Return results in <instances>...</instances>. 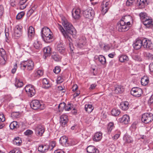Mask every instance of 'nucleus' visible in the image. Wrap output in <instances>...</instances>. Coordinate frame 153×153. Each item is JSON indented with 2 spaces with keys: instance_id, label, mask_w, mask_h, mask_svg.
Segmentation results:
<instances>
[{
  "instance_id": "f257e3e1",
  "label": "nucleus",
  "mask_w": 153,
  "mask_h": 153,
  "mask_svg": "<svg viewBox=\"0 0 153 153\" xmlns=\"http://www.w3.org/2000/svg\"><path fill=\"white\" fill-rule=\"evenodd\" d=\"M132 20V17L129 15L123 17L118 24L117 28L119 31L123 32L128 30L130 27L131 22Z\"/></svg>"
},
{
  "instance_id": "f03ea898",
  "label": "nucleus",
  "mask_w": 153,
  "mask_h": 153,
  "mask_svg": "<svg viewBox=\"0 0 153 153\" xmlns=\"http://www.w3.org/2000/svg\"><path fill=\"white\" fill-rule=\"evenodd\" d=\"M41 36L44 41L46 43H49L53 39L52 33L48 27H43L41 31Z\"/></svg>"
},
{
  "instance_id": "7ed1b4c3",
  "label": "nucleus",
  "mask_w": 153,
  "mask_h": 153,
  "mask_svg": "<svg viewBox=\"0 0 153 153\" xmlns=\"http://www.w3.org/2000/svg\"><path fill=\"white\" fill-rule=\"evenodd\" d=\"M61 20L62 23L64 26L65 30L72 35H75L76 33V31L72 25L69 22L65 17H62Z\"/></svg>"
},
{
  "instance_id": "20e7f679",
  "label": "nucleus",
  "mask_w": 153,
  "mask_h": 153,
  "mask_svg": "<svg viewBox=\"0 0 153 153\" xmlns=\"http://www.w3.org/2000/svg\"><path fill=\"white\" fill-rule=\"evenodd\" d=\"M34 63L31 60L24 61L20 64L21 69L24 70L26 68L28 71H30L33 69L34 68Z\"/></svg>"
},
{
  "instance_id": "39448f33",
  "label": "nucleus",
  "mask_w": 153,
  "mask_h": 153,
  "mask_svg": "<svg viewBox=\"0 0 153 153\" xmlns=\"http://www.w3.org/2000/svg\"><path fill=\"white\" fill-rule=\"evenodd\" d=\"M153 120V115L151 113H146L143 114L141 120L145 123H148Z\"/></svg>"
},
{
  "instance_id": "423d86ee",
  "label": "nucleus",
  "mask_w": 153,
  "mask_h": 153,
  "mask_svg": "<svg viewBox=\"0 0 153 153\" xmlns=\"http://www.w3.org/2000/svg\"><path fill=\"white\" fill-rule=\"evenodd\" d=\"M31 108L34 110L37 109H43L44 108L43 104H41L38 100H32L30 104Z\"/></svg>"
},
{
  "instance_id": "0eeeda50",
  "label": "nucleus",
  "mask_w": 153,
  "mask_h": 153,
  "mask_svg": "<svg viewBox=\"0 0 153 153\" xmlns=\"http://www.w3.org/2000/svg\"><path fill=\"white\" fill-rule=\"evenodd\" d=\"M82 14L85 18L90 19H92L94 16V11L91 8L83 11Z\"/></svg>"
},
{
  "instance_id": "6e6552de",
  "label": "nucleus",
  "mask_w": 153,
  "mask_h": 153,
  "mask_svg": "<svg viewBox=\"0 0 153 153\" xmlns=\"http://www.w3.org/2000/svg\"><path fill=\"white\" fill-rule=\"evenodd\" d=\"M25 90L28 96L32 97L35 94V90L33 86L31 85H26L25 87Z\"/></svg>"
},
{
  "instance_id": "1a4fd4ad",
  "label": "nucleus",
  "mask_w": 153,
  "mask_h": 153,
  "mask_svg": "<svg viewBox=\"0 0 153 153\" xmlns=\"http://www.w3.org/2000/svg\"><path fill=\"white\" fill-rule=\"evenodd\" d=\"M35 131V134L37 136H41L45 131L44 127L41 125H38L36 126Z\"/></svg>"
},
{
  "instance_id": "9d476101",
  "label": "nucleus",
  "mask_w": 153,
  "mask_h": 153,
  "mask_svg": "<svg viewBox=\"0 0 153 153\" xmlns=\"http://www.w3.org/2000/svg\"><path fill=\"white\" fill-rule=\"evenodd\" d=\"M143 47L146 49L152 50L153 48V44L150 41L146 39H142Z\"/></svg>"
},
{
  "instance_id": "9b49d317",
  "label": "nucleus",
  "mask_w": 153,
  "mask_h": 153,
  "mask_svg": "<svg viewBox=\"0 0 153 153\" xmlns=\"http://www.w3.org/2000/svg\"><path fill=\"white\" fill-rule=\"evenodd\" d=\"M142 93V89L139 88H133L131 91V94L136 97H140Z\"/></svg>"
},
{
  "instance_id": "f8f14e48",
  "label": "nucleus",
  "mask_w": 153,
  "mask_h": 153,
  "mask_svg": "<svg viewBox=\"0 0 153 153\" xmlns=\"http://www.w3.org/2000/svg\"><path fill=\"white\" fill-rule=\"evenodd\" d=\"M22 27L20 25H16L14 28L13 36L15 37H19L22 35Z\"/></svg>"
},
{
  "instance_id": "ddd939ff",
  "label": "nucleus",
  "mask_w": 153,
  "mask_h": 153,
  "mask_svg": "<svg viewBox=\"0 0 153 153\" xmlns=\"http://www.w3.org/2000/svg\"><path fill=\"white\" fill-rule=\"evenodd\" d=\"M110 6V2L103 1L101 5L102 8V12L105 14L107 12Z\"/></svg>"
},
{
  "instance_id": "4468645a",
  "label": "nucleus",
  "mask_w": 153,
  "mask_h": 153,
  "mask_svg": "<svg viewBox=\"0 0 153 153\" xmlns=\"http://www.w3.org/2000/svg\"><path fill=\"white\" fill-rule=\"evenodd\" d=\"M86 43V39L81 38L77 40L75 43V45L78 48L81 49L84 48Z\"/></svg>"
},
{
  "instance_id": "2eb2a0df",
  "label": "nucleus",
  "mask_w": 153,
  "mask_h": 153,
  "mask_svg": "<svg viewBox=\"0 0 153 153\" xmlns=\"http://www.w3.org/2000/svg\"><path fill=\"white\" fill-rule=\"evenodd\" d=\"M133 46L135 49L138 50L142 47H143L142 39H137L135 42L133 44Z\"/></svg>"
},
{
  "instance_id": "dca6fc26",
  "label": "nucleus",
  "mask_w": 153,
  "mask_h": 153,
  "mask_svg": "<svg viewBox=\"0 0 153 153\" xmlns=\"http://www.w3.org/2000/svg\"><path fill=\"white\" fill-rule=\"evenodd\" d=\"M72 15L73 18L75 19H79L81 17L80 9H74L72 11Z\"/></svg>"
},
{
  "instance_id": "f3484780",
  "label": "nucleus",
  "mask_w": 153,
  "mask_h": 153,
  "mask_svg": "<svg viewBox=\"0 0 153 153\" xmlns=\"http://www.w3.org/2000/svg\"><path fill=\"white\" fill-rule=\"evenodd\" d=\"M144 25L147 27H151L153 26V21L150 17L149 18L146 19L143 22Z\"/></svg>"
},
{
  "instance_id": "a211bd4d",
  "label": "nucleus",
  "mask_w": 153,
  "mask_h": 153,
  "mask_svg": "<svg viewBox=\"0 0 153 153\" xmlns=\"http://www.w3.org/2000/svg\"><path fill=\"white\" fill-rule=\"evenodd\" d=\"M60 123L63 126H65L67 125L68 121V117L66 115H62L60 116Z\"/></svg>"
},
{
  "instance_id": "6ab92c4d",
  "label": "nucleus",
  "mask_w": 153,
  "mask_h": 153,
  "mask_svg": "<svg viewBox=\"0 0 153 153\" xmlns=\"http://www.w3.org/2000/svg\"><path fill=\"white\" fill-rule=\"evenodd\" d=\"M129 121V117L127 115H124L121 118L119 119L120 122L123 124H127Z\"/></svg>"
},
{
  "instance_id": "aec40b11",
  "label": "nucleus",
  "mask_w": 153,
  "mask_h": 153,
  "mask_svg": "<svg viewBox=\"0 0 153 153\" xmlns=\"http://www.w3.org/2000/svg\"><path fill=\"white\" fill-rule=\"evenodd\" d=\"M60 143L64 146H67L69 144L68 142V138L65 136L62 137L59 140Z\"/></svg>"
},
{
  "instance_id": "412c9836",
  "label": "nucleus",
  "mask_w": 153,
  "mask_h": 153,
  "mask_svg": "<svg viewBox=\"0 0 153 153\" xmlns=\"http://www.w3.org/2000/svg\"><path fill=\"white\" fill-rule=\"evenodd\" d=\"M49 147L48 145H42L39 146L38 147V151L42 153H45L47 152L49 149Z\"/></svg>"
},
{
  "instance_id": "4be33fe9",
  "label": "nucleus",
  "mask_w": 153,
  "mask_h": 153,
  "mask_svg": "<svg viewBox=\"0 0 153 153\" xmlns=\"http://www.w3.org/2000/svg\"><path fill=\"white\" fill-rule=\"evenodd\" d=\"M147 0H137V4L140 8H143L147 4Z\"/></svg>"
},
{
  "instance_id": "5701e85b",
  "label": "nucleus",
  "mask_w": 153,
  "mask_h": 153,
  "mask_svg": "<svg viewBox=\"0 0 153 153\" xmlns=\"http://www.w3.org/2000/svg\"><path fill=\"white\" fill-rule=\"evenodd\" d=\"M124 91V88L123 86L117 85L114 86L113 91L116 94H119L122 93Z\"/></svg>"
},
{
  "instance_id": "b1692460",
  "label": "nucleus",
  "mask_w": 153,
  "mask_h": 153,
  "mask_svg": "<svg viewBox=\"0 0 153 153\" xmlns=\"http://www.w3.org/2000/svg\"><path fill=\"white\" fill-rule=\"evenodd\" d=\"M0 56L2 58V65L4 64L6 62L5 58L6 57V53L5 50L2 48H0Z\"/></svg>"
},
{
  "instance_id": "393cba45",
  "label": "nucleus",
  "mask_w": 153,
  "mask_h": 153,
  "mask_svg": "<svg viewBox=\"0 0 153 153\" xmlns=\"http://www.w3.org/2000/svg\"><path fill=\"white\" fill-rule=\"evenodd\" d=\"M87 151L89 153H98V150L94 146H90L87 148Z\"/></svg>"
},
{
  "instance_id": "a878e982",
  "label": "nucleus",
  "mask_w": 153,
  "mask_h": 153,
  "mask_svg": "<svg viewBox=\"0 0 153 153\" xmlns=\"http://www.w3.org/2000/svg\"><path fill=\"white\" fill-rule=\"evenodd\" d=\"M102 134L101 132L96 133L93 138V140L97 142L100 141L102 138Z\"/></svg>"
},
{
  "instance_id": "bb28decb",
  "label": "nucleus",
  "mask_w": 153,
  "mask_h": 153,
  "mask_svg": "<svg viewBox=\"0 0 153 153\" xmlns=\"http://www.w3.org/2000/svg\"><path fill=\"white\" fill-rule=\"evenodd\" d=\"M15 85L17 88H20L23 86V83L21 80L18 77L16 78Z\"/></svg>"
},
{
  "instance_id": "cd10ccee",
  "label": "nucleus",
  "mask_w": 153,
  "mask_h": 153,
  "mask_svg": "<svg viewBox=\"0 0 153 153\" xmlns=\"http://www.w3.org/2000/svg\"><path fill=\"white\" fill-rule=\"evenodd\" d=\"M129 104L128 102H122L120 104V108L123 110L126 111L128 108Z\"/></svg>"
},
{
  "instance_id": "c85d7f7f",
  "label": "nucleus",
  "mask_w": 153,
  "mask_h": 153,
  "mask_svg": "<svg viewBox=\"0 0 153 153\" xmlns=\"http://www.w3.org/2000/svg\"><path fill=\"white\" fill-rule=\"evenodd\" d=\"M42 87L45 89H48L51 86V84L46 78H44L42 80Z\"/></svg>"
},
{
  "instance_id": "c756f323",
  "label": "nucleus",
  "mask_w": 153,
  "mask_h": 153,
  "mask_svg": "<svg viewBox=\"0 0 153 153\" xmlns=\"http://www.w3.org/2000/svg\"><path fill=\"white\" fill-rule=\"evenodd\" d=\"M65 48L63 47V45L62 43H58L57 45L56 50L59 53H64L65 51Z\"/></svg>"
},
{
  "instance_id": "7c9ffc66",
  "label": "nucleus",
  "mask_w": 153,
  "mask_h": 153,
  "mask_svg": "<svg viewBox=\"0 0 153 153\" xmlns=\"http://www.w3.org/2000/svg\"><path fill=\"white\" fill-rule=\"evenodd\" d=\"M27 32L28 36L30 38L34 36L35 31L33 27L30 26Z\"/></svg>"
},
{
  "instance_id": "2f4dec72",
  "label": "nucleus",
  "mask_w": 153,
  "mask_h": 153,
  "mask_svg": "<svg viewBox=\"0 0 153 153\" xmlns=\"http://www.w3.org/2000/svg\"><path fill=\"white\" fill-rule=\"evenodd\" d=\"M149 82V78L147 76H144L141 79V84L143 86L147 85Z\"/></svg>"
},
{
  "instance_id": "473e14b6",
  "label": "nucleus",
  "mask_w": 153,
  "mask_h": 153,
  "mask_svg": "<svg viewBox=\"0 0 153 153\" xmlns=\"http://www.w3.org/2000/svg\"><path fill=\"white\" fill-rule=\"evenodd\" d=\"M129 60L128 57L126 55H122L119 57V61L122 62L128 61Z\"/></svg>"
},
{
  "instance_id": "72a5a7b5",
  "label": "nucleus",
  "mask_w": 153,
  "mask_h": 153,
  "mask_svg": "<svg viewBox=\"0 0 153 153\" xmlns=\"http://www.w3.org/2000/svg\"><path fill=\"white\" fill-rule=\"evenodd\" d=\"M10 127L12 129L18 128L19 127V125L17 122L14 121L12 122L10 125Z\"/></svg>"
},
{
  "instance_id": "f704fd0d",
  "label": "nucleus",
  "mask_w": 153,
  "mask_h": 153,
  "mask_svg": "<svg viewBox=\"0 0 153 153\" xmlns=\"http://www.w3.org/2000/svg\"><path fill=\"white\" fill-rule=\"evenodd\" d=\"M22 141L21 138L19 137H15L13 141V143L15 145L19 146L21 145Z\"/></svg>"
},
{
  "instance_id": "c9c22d12",
  "label": "nucleus",
  "mask_w": 153,
  "mask_h": 153,
  "mask_svg": "<svg viewBox=\"0 0 153 153\" xmlns=\"http://www.w3.org/2000/svg\"><path fill=\"white\" fill-rule=\"evenodd\" d=\"M139 16L140 19L142 22H143L144 20H146V19L149 18V17L147 16V14L146 13L144 12L140 13L139 14Z\"/></svg>"
},
{
  "instance_id": "e433bc0d",
  "label": "nucleus",
  "mask_w": 153,
  "mask_h": 153,
  "mask_svg": "<svg viewBox=\"0 0 153 153\" xmlns=\"http://www.w3.org/2000/svg\"><path fill=\"white\" fill-rule=\"evenodd\" d=\"M93 108L92 105H85V110L88 113H91L93 110Z\"/></svg>"
},
{
  "instance_id": "4c0bfd02",
  "label": "nucleus",
  "mask_w": 153,
  "mask_h": 153,
  "mask_svg": "<svg viewBox=\"0 0 153 153\" xmlns=\"http://www.w3.org/2000/svg\"><path fill=\"white\" fill-rule=\"evenodd\" d=\"M37 7V6L34 5L33 6L31 9L27 12V15L29 17L33 13L34 11L36 10Z\"/></svg>"
},
{
  "instance_id": "58836bf2",
  "label": "nucleus",
  "mask_w": 153,
  "mask_h": 153,
  "mask_svg": "<svg viewBox=\"0 0 153 153\" xmlns=\"http://www.w3.org/2000/svg\"><path fill=\"white\" fill-rule=\"evenodd\" d=\"M44 52L45 57L49 56L51 53V48L49 46L44 48Z\"/></svg>"
},
{
  "instance_id": "ea45409f",
  "label": "nucleus",
  "mask_w": 153,
  "mask_h": 153,
  "mask_svg": "<svg viewBox=\"0 0 153 153\" xmlns=\"http://www.w3.org/2000/svg\"><path fill=\"white\" fill-rule=\"evenodd\" d=\"M123 140L126 143H130L132 142V140L131 137L128 135L125 134L123 137Z\"/></svg>"
},
{
  "instance_id": "a19ab883",
  "label": "nucleus",
  "mask_w": 153,
  "mask_h": 153,
  "mask_svg": "<svg viewBox=\"0 0 153 153\" xmlns=\"http://www.w3.org/2000/svg\"><path fill=\"white\" fill-rule=\"evenodd\" d=\"M58 28L59 30L62 33L63 35L65 37H67V38H69V37L68 35L67 34H66V31L65 30L64 28V29L63 28L61 25H59Z\"/></svg>"
},
{
  "instance_id": "79ce46f5",
  "label": "nucleus",
  "mask_w": 153,
  "mask_h": 153,
  "mask_svg": "<svg viewBox=\"0 0 153 153\" xmlns=\"http://www.w3.org/2000/svg\"><path fill=\"white\" fill-rule=\"evenodd\" d=\"M99 61L102 65H105L106 62L105 57L102 55H100L98 57Z\"/></svg>"
},
{
  "instance_id": "37998d69",
  "label": "nucleus",
  "mask_w": 153,
  "mask_h": 153,
  "mask_svg": "<svg viewBox=\"0 0 153 153\" xmlns=\"http://www.w3.org/2000/svg\"><path fill=\"white\" fill-rule=\"evenodd\" d=\"M33 46L36 49H39L42 48V45L41 42L37 40L35 41L33 44Z\"/></svg>"
},
{
  "instance_id": "c03bdc74",
  "label": "nucleus",
  "mask_w": 153,
  "mask_h": 153,
  "mask_svg": "<svg viewBox=\"0 0 153 153\" xmlns=\"http://www.w3.org/2000/svg\"><path fill=\"white\" fill-rule=\"evenodd\" d=\"M120 113V110L116 108H114L112 109L111 111V114L112 115L115 116H118Z\"/></svg>"
},
{
  "instance_id": "a18cd8bd",
  "label": "nucleus",
  "mask_w": 153,
  "mask_h": 153,
  "mask_svg": "<svg viewBox=\"0 0 153 153\" xmlns=\"http://www.w3.org/2000/svg\"><path fill=\"white\" fill-rule=\"evenodd\" d=\"M144 55L149 60H152L153 59V54L149 52H145L143 53Z\"/></svg>"
},
{
  "instance_id": "49530a36",
  "label": "nucleus",
  "mask_w": 153,
  "mask_h": 153,
  "mask_svg": "<svg viewBox=\"0 0 153 153\" xmlns=\"http://www.w3.org/2000/svg\"><path fill=\"white\" fill-rule=\"evenodd\" d=\"M43 74V71L41 70H39L35 73L34 76L37 78H38L42 76Z\"/></svg>"
},
{
  "instance_id": "de8ad7c7",
  "label": "nucleus",
  "mask_w": 153,
  "mask_h": 153,
  "mask_svg": "<svg viewBox=\"0 0 153 153\" xmlns=\"http://www.w3.org/2000/svg\"><path fill=\"white\" fill-rule=\"evenodd\" d=\"M114 127V123H110L108 124L107 127V131L108 132L109 134L111 133Z\"/></svg>"
},
{
  "instance_id": "09e8293b",
  "label": "nucleus",
  "mask_w": 153,
  "mask_h": 153,
  "mask_svg": "<svg viewBox=\"0 0 153 153\" xmlns=\"http://www.w3.org/2000/svg\"><path fill=\"white\" fill-rule=\"evenodd\" d=\"M56 143L55 141H53L50 142L49 143V149L50 150H52L53 148L55 146Z\"/></svg>"
},
{
  "instance_id": "8fccbe9b",
  "label": "nucleus",
  "mask_w": 153,
  "mask_h": 153,
  "mask_svg": "<svg viewBox=\"0 0 153 153\" xmlns=\"http://www.w3.org/2000/svg\"><path fill=\"white\" fill-rule=\"evenodd\" d=\"M115 135L112 137V138L113 140H116L120 137L121 133L119 131L117 130L115 131Z\"/></svg>"
},
{
  "instance_id": "3c124183",
  "label": "nucleus",
  "mask_w": 153,
  "mask_h": 153,
  "mask_svg": "<svg viewBox=\"0 0 153 153\" xmlns=\"http://www.w3.org/2000/svg\"><path fill=\"white\" fill-rule=\"evenodd\" d=\"M132 57L136 61H142V59L141 57L138 55L134 54L132 55Z\"/></svg>"
},
{
  "instance_id": "603ef678",
  "label": "nucleus",
  "mask_w": 153,
  "mask_h": 153,
  "mask_svg": "<svg viewBox=\"0 0 153 153\" xmlns=\"http://www.w3.org/2000/svg\"><path fill=\"white\" fill-rule=\"evenodd\" d=\"M25 15V13L23 11H22L19 13L16 16V18L17 19H20L22 18Z\"/></svg>"
},
{
  "instance_id": "864d4df0",
  "label": "nucleus",
  "mask_w": 153,
  "mask_h": 153,
  "mask_svg": "<svg viewBox=\"0 0 153 153\" xmlns=\"http://www.w3.org/2000/svg\"><path fill=\"white\" fill-rule=\"evenodd\" d=\"M65 79V77L64 75H61L58 76L57 78V82L58 83H60L62 82Z\"/></svg>"
},
{
  "instance_id": "5fc2aeb1",
  "label": "nucleus",
  "mask_w": 153,
  "mask_h": 153,
  "mask_svg": "<svg viewBox=\"0 0 153 153\" xmlns=\"http://www.w3.org/2000/svg\"><path fill=\"white\" fill-rule=\"evenodd\" d=\"M65 104V102L60 103L58 106V108L59 110H63L64 109H65L66 107Z\"/></svg>"
},
{
  "instance_id": "6e6d98bb",
  "label": "nucleus",
  "mask_w": 153,
  "mask_h": 153,
  "mask_svg": "<svg viewBox=\"0 0 153 153\" xmlns=\"http://www.w3.org/2000/svg\"><path fill=\"white\" fill-rule=\"evenodd\" d=\"M52 58L53 60L56 61H59L61 59L60 56L56 53L52 55Z\"/></svg>"
},
{
  "instance_id": "4d7b16f0",
  "label": "nucleus",
  "mask_w": 153,
  "mask_h": 153,
  "mask_svg": "<svg viewBox=\"0 0 153 153\" xmlns=\"http://www.w3.org/2000/svg\"><path fill=\"white\" fill-rule=\"evenodd\" d=\"M19 112H13L11 114V116L13 117L17 118L19 117Z\"/></svg>"
},
{
  "instance_id": "13d9d810",
  "label": "nucleus",
  "mask_w": 153,
  "mask_h": 153,
  "mask_svg": "<svg viewBox=\"0 0 153 153\" xmlns=\"http://www.w3.org/2000/svg\"><path fill=\"white\" fill-rule=\"evenodd\" d=\"M4 12L3 6L1 5H0V18L2 16Z\"/></svg>"
},
{
  "instance_id": "bf43d9fd",
  "label": "nucleus",
  "mask_w": 153,
  "mask_h": 153,
  "mask_svg": "<svg viewBox=\"0 0 153 153\" xmlns=\"http://www.w3.org/2000/svg\"><path fill=\"white\" fill-rule=\"evenodd\" d=\"M53 72L56 74L58 73L60 71V68L59 66H56L53 69Z\"/></svg>"
},
{
  "instance_id": "052dcab7",
  "label": "nucleus",
  "mask_w": 153,
  "mask_h": 153,
  "mask_svg": "<svg viewBox=\"0 0 153 153\" xmlns=\"http://www.w3.org/2000/svg\"><path fill=\"white\" fill-rule=\"evenodd\" d=\"M33 133V131L30 130H27L25 132L24 134L26 135H29L32 134Z\"/></svg>"
},
{
  "instance_id": "680f3d73",
  "label": "nucleus",
  "mask_w": 153,
  "mask_h": 153,
  "mask_svg": "<svg viewBox=\"0 0 153 153\" xmlns=\"http://www.w3.org/2000/svg\"><path fill=\"white\" fill-rule=\"evenodd\" d=\"M134 2V0H127L126 2V5L128 6H130L132 5Z\"/></svg>"
},
{
  "instance_id": "e2e57ef3",
  "label": "nucleus",
  "mask_w": 153,
  "mask_h": 153,
  "mask_svg": "<svg viewBox=\"0 0 153 153\" xmlns=\"http://www.w3.org/2000/svg\"><path fill=\"white\" fill-rule=\"evenodd\" d=\"M5 120V118L4 115L3 114H0V121L3 122Z\"/></svg>"
},
{
  "instance_id": "0e129e2a",
  "label": "nucleus",
  "mask_w": 153,
  "mask_h": 153,
  "mask_svg": "<svg viewBox=\"0 0 153 153\" xmlns=\"http://www.w3.org/2000/svg\"><path fill=\"white\" fill-rule=\"evenodd\" d=\"M17 65V64L16 63L15 65H14L13 68L11 72L13 74H14L16 71Z\"/></svg>"
},
{
  "instance_id": "69168bd1",
  "label": "nucleus",
  "mask_w": 153,
  "mask_h": 153,
  "mask_svg": "<svg viewBox=\"0 0 153 153\" xmlns=\"http://www.w3.org/2000/svg\"><path fill=\"white\" fill-rule=\"evenodd\" d=\"M110 47L108 45H105L103 47V49L105 51L108 50L110 48Z\"/></svg>"
},
{
  "instance_id": "338daca9",
  "label": "nucleus",
  "mask_w": 153,
  "mask_h": 153,
  "mask_svg": "<svg viewBox=\"0 0 153 153\" xmlns=\"http://www.w3.org/2000/svg\"><path fill=\"white\" fill-rule=\"evenodd\" d=\"M80 91H77L74 94H73V96L74 98H75L79 95L80 94Z\"/></svg>"
},
{
  "instance_id": "774afa93",
  "label": "nucleus",
  "mask_w": 153,
  "mask_h": 153,
  "mask_svg": "<svg viewBox=\"0 0 153 153\" xmlns=\"http://www.w3.org/2000/svg\"><path fill=\"white\" fill-rule=\"evenodd\" d=\"M149 69L151 72H153V63H150L149 66Z\"/></svg>"
}]
</instances>
